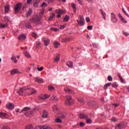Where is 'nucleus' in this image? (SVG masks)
I'll return each mask as SVG.
<instances>
[{"instance_id": "obj_57", "label": "nucleus", "mask_w": 129, "mask_h": 129, "mask_svg": "<svg viewBox=\"0 0 129 129\" xmlns=\"http://www.w3.org/2000/svg\"><path fill=\"white\" fill-rule=\"evenodd\" d=\"M86 21L87 23H89V22H90V19H89V17H87L86 18Z\"/></svg>"}, {"instance_id": "obj_38", "label": "nucleus", "mask_w": 129, "mask_h": 129, "mask_svg": "<svg viewBox=\"0 0 129 129\" xmlns=\"http://www.w3.org/2000/svg\"><path fill=\"white\" fill-rule=\"evenodd\" d=\"M77 100L80 102V103H84V100L82 98H78Z\"/></svg>"}, {"instance_id": "obj_58", "label": "nucleus", "mask_w": 129, "mask_h": 129, "mask_svg": "<svg viewBox=\"0 0 129 129\" xmlns=\"http://www.w3.org/2000/svg\"><path fill=\"white\" fill-rule=\"evenodd\" d=\"M87 28H88V30H92L93 27H92V26H88Z\"/></svg>"}, {"instance_id": "obj_56", "label": "nucleus", "mask_w": 129, "mask_h": 129, "mask_svg": "<svg viewBox=\"0 0 129 129\" xmlns=\"http://www.w3.org/2000/svg\"><path fill=\"white\" fill-rule=\"evenodd\" d=\"M80 126L82 127V126H84L85 125V123L82 122H80Z\"/></svg>"}, {"instance_id": "obj_35", "label": "nucleus", "mask_w": 129, "mask_h": 129, "mask_svg": "<svg viewBox=\"0 0 129 129\" xmlns=\"http://www.w3.org/2000/svg\"><path fill=\"white\" fill-rule=\"evenodd\" d=\"M44 12H45V9H42L40 13L39 18H42L43 17V15H44Z\"/></svg>"}, {"instance_id": "obj_17", "label": "nucleus", "mask_w": 129, "mask_h": 129, "mask_svg": "<svg viewBox=\"0 0 129 129\" xmlns=\"http://www.w3.org/2000/svg\"><path fill=\"white\" fill-rule=\"evenodd\" d=\"M11 73L12 75H14V74H20L21 72H20L18 70L14 69L11 71Z\"/></svg>"}, {"instance_id": "obj_52", "label": "nucleus", "mask_w": 129, "mask_h": 129, "mask_svg": "<svg viewBox=\"0 0 129 129\" xmlns=\"http://www.w3.org/2000/svg\"><path fill=\"white\" fill-rule=\"evenodd\" d=\"M55 121L56 122H62V121L61 120V119L59 118H57L55 119Z\"/></svg>"}, {"instance_id": "obj_1", "label": "nucleus", "mask_w": 129, "mask_h": 129, "mask_svg": "<svg viewBox=\"0 0 129 129\" xmlns=\"http://www.w3.org/2000/svg\"><path fill=\"white\" fill-rule=\"evenodd\" d=\"M23 112L26 116L28 117H31L33 115V112L32 110L30 109V107H25L21 111L20 113Z\"/></svg>"}, {"instance_id": "obj_7", "label": "nucleus", "mask_w": 129, "mask_h": 129, "mask_svg": "<svg viewBox=\"0 0 129 129\" xmlns=\"http://www.w3.org/2000/svg\"><path fill=\"white\" fill-rule=\"evenodd\" d=\"M111 18L113 23H116L117 22V18H116V16H115L114 13H111Z\"/></svg>"}, {"instance_id": "obj_15", "label": "nucleus", "mask_w": 129, "mask_h": 129, "mask_svg": "<svg viewBox=\"0 0 129 129\" xmlns=\"http://www.w3.org/2000/svg\"><path fill=\"white\" fill-rule=\"evenodd\" d=\"M30 93H28V95H33V94H35L36 92V90L35 89L30 88L29 89Z\"/></svg>"}, {"instance_id": "obj_27", "label": "nucleus", "mask_w": 129, "mask_h": 129, "mask_svg": "<svg viewBox=\"0 0 129 129\" xmlns=\"http://www.w3.org/2000/svg\"><path fill=\"white\" fill-rule=\"evenodd\" d=\"M24 54L27 58H31V55L30 54V53H29V52H28V51H24Z\"/></svg>"}, {"instance_id": "obj_36", "label": "nucleus", "mask_w": 129, "mask_h": 129, "mask_svg": "<svg viewBox=\"0 0 129 129\" xmlns=\"http://www.w3.org/2000/svg\"><path fill=\"white\" fill-rule=\"evenodd\" d=\"M70 19V17L67 15H66L64 18H63V21L65 22H68Z\"/></svg>"}, {"instance_id": "obj_60", "label": "nucleus", "mask_w": 129, "mask_h": 129, "mask_svg": "<svg viewBox=\"0 0 129 129\" xmlns=\"http://www.w3.org/2000/svg\"><path fill=\"white\" fill-rule=\"evenodd\" d=\"M92 45L94 48H97V44L96 43H93Z\"/></svg>"}, {"instance_id": "obj_10", "label": "nucleus", "mask_w": 129, "mask_h": 129, "mask_svg": "<svg viewBox=\"0 0 129 129\" xmlns=\"http://www.w3.org/2000/svg\"><path fill=\"white\" fill-rule=\"evenodd\" d=\"M55 12L56 14H59L57 15V18H61V15H60V14H64L65 13V11L61 10V9H57Z\"/></svg>"}, {"instance_id": "obj_5", "label": "nucleus", "mask_w": 129, "mask_h": 129, "mask_svg": "<svg viewBox=\"0 0 129 129\" xmlns=\"http://www.w3.org/2000/svg\"><path fill=\"white\" fill-rule=\"evenodd\" d=\"M21 8H22V4H17L15 8V13H19L21 11Z\"/></svg>"}, {"instance_id": "obj_47", "label": "nucleus", "mask_w": 129, "mask_h": 129, "mask_svg": "<svg viewBox=\"0 0 129 129\" xmlns=\"http://www.w3.org/2000/svg\"><path fill=\"white\" fill-rule=\"evenodd\" d=\"M4 20L5 22H9V21H10V19H9V16H5L4 17Z\"/></svg>"}, {"instance_id": "obj_62", "label": "nucleus", "mask_w": 129, "mask_h": 129, "mask_svg": "<svg viewBox=\"0 0 129 129\" xmlns=\"http://www.w3.org/2000/svg\"><path fill=\"white\" fill-rule=\"evenodd\" d=\"M80 5H82V0H77Z\"/></svg>"}, {"instance_id": "obj_28", "label": "nucleus", "mask_w": 129, "mask_h": 129, "mask_svg": "<svg viewBox=\"0 0 129 129\" xmlns=\"http://www.w3.org/2000/svg\"><path fill=\"white\" fill-rule=\"evenodd\" d=\"M70 41V38H66L62 39V42H63V43H68V42H69Z\"/></svg>"}, {"instance_id": "obj_51", "label": "nucleus", "mask_w": 129, "mask_h": 129, "mask_svg": "<svg viewBox=\"0 0 129 129\" xmlns=\"http://www.w3.org/2000/svg\"><path fill=\"white\" fill-rule=\"evenodd\" d=\"M53 89H54V87H53V86H49L48 87V90H50V91H52V90H53Z\"/></svg>"}, {"instance_id": "obj_6", "label": "nucleus", "mask_w": 129, "mask_h": 129, "mask_svg": "<svg viewBox=\"0 0 129 129\" xmlns=\"http://www.w3.org/2000/svg\"><path fill=\"white\" fill-rule=\"evenodd\" d=\"M80 21L77 20V22H78L79 25L80 26H83L84 25L85 21H84V18L83 17H80Z\"/></svg>"}, {"instance_id": "obj_21", "label": "nucleus", "mask_w": 129, "mask_h": 129, "mask_svg": "<svg viewBox=\"0 0 129 129\" xmlns=\"http://www.w3.org/2000/svg\"><path fill=\"white\" fill-rule=\"evenodd\" d=\"M35 48L36 49H40V48H41V42H40V41H36V42Z\"/></svg>"}, {"instance_id": "obj_18", "label": "nucleus", "mask_w": 129, "mask_h": 129, "mask_svg": "<svg viewBox=\"0 0 129 129\" xmlns=\"http://www.w3.org/2000/svg\"><path fill=\"white\" fill-rule=\"evenodd\" d=\"M18 40H20V41H24V40H26V35L24 34L20 35L18 38Z\"/></svg>"}, {"instance_id": "obj_44", "label": "nucleus", "mask_w": 129, "mask_h": 129, "mask_svg": "<svg viewBox=\"0 0 129 129\" xmlns=\"http://www.w3.org/2000/svg\"><path fill=\"white\" fill-rule=\"evenodd\" d=\"M47 7V4L46 3L43 2L41 5V8H43V9L44 8H46Z\"/></svg>"}, {"instance_id": "obj_41", "label": "nucleus", "mask_w": 129, "mask_h": 129, "mask_svg": "<svg viewBox=\"0 0 129 129\" xmlns=\"http://www.w3.org/2000/svg\"><path fill=\"white\" fill-rule=\"evenodd\" d=\"M52 109L53 110V111H57V105H54L53 106H52Z\"/></svg>"}, {"instance_id": "obj_16", "label": "nucleus", "mask_w": 129, "mask_h": 129, "mask_svg": "<svg viewBox=\"0 0 129 129\" xmlns=\"http://www.w3.org/2000/svg\"><path fill=\"white\" fill-rule=\"evenodd\" d=\"M49 96L48 95H42L39 96V98L41 100L47 99V98H49Z\"/></svg>"}, {"instance_id": "obj_64", "label": "nucleus", "mask_w": 129, "mask_h": 129, "mask_svg": "<svg viewBox=\"0 0 129 129\" xmlns=\"http://www.w3.org/2000/svg\"><path fill=\"white\" fill-rule=\"evenodd\" d=\"M2 129H10V128H8V127L4 126Z\"/></svg>"}, {"instance_id": "obj_30", "label": "nucleus", "mask_w": 129, "mask_h": 129, "mask_svg": "<svg viewBox=\"0 0 129 129\" xmlns=\"http://www.w3.org/2000/svg\"><path fill=\"white\" fill-rule=\"evenodd\" d=\"M54 18H55V13H52L51 15L49 17L48 20L49 21H52L53 19H54Z\"/></svg>"}, {"instance_id": "obj_22", "label": "nucleus", "mask_w": 129, "mask_h": 129, "mask_svg": "<svg viewBox=\"0 0 129 129\" xmlns=\"http://www.w3.org/2000/svg\"><path fill=\"white\" fill-rule=\"evenodd\" d=\"M101 12V14L102 15L103 17V19L106 20V14L105 13V12H103L102 11V10H100Z\"/></svg>"}, {"instance_id": "obj_14", "label": "nucleus", "mask_w": 129, "mask_h": 129, "mask_svg": "<svg viewBox=\"0 0 129 129\" xmlns=\"http://www.w3.org/2000/svg\"><path fill=\"white\" fill-rule=\"evenodd\" d=\"M35 81L38 83H43L44 82V81L42 80V79L39 77H36L35 78Z\"/></svg>"}, {"instance_id": "obj_12", "label": "nucleus", "mask_w": 129, "mask_h": 129, "mask_svg": "<svg viewBox=\"0 0 129 129\" xmlns=\"http://www.w3.org/2000/svg\"><path fill=\"white\" fill-rule=\"evenodd\" d=\"M123 127H124V125H123V123H120L119 124L115 125V129H120L123 128Z\"/></svg>"}, {"instance_id": "obj_61", "label": "nucleus", "mask_w": 129, "mask_h": 129, "mask_svg": "<svg viewBox=\"0 0 129 129\" xmlns=\"http://www.w3.org/2000/svg\"><path fill=\"white\" fill-rule=\"evenodd\" d=\"M32 1H33V0H27V3L28 4H31Z\"/></svg>"}, {"instance_id": "obj_49", "label": "nucleus", "mask_w": 129, "mask_h": 129, "mask_svg": "<svg viewBox=\"0 0 129 129\" xmlns=\"http://www.w3.org/2000/svg\"><path fill=\"white\" fill-rule=\"evenodd\" d=\"M32 37H33V38H37V34H36V33L32 32Z\"/></svg>"}, {"instance_id": "obj_19", "label": "nucleus", "mask_w": 129, "mask_h": 129, "mask_svg": "<svg viewBox=\"0 0 129 129\" xmlns=\"http://www.w3.org/2000/svg\"><path fill=\"white\" fill-rule=\"evenodd\" d=\"M43 42H44V45L45 46H48L49 45V43H50V40L48 39L47 38H44L43 39Z\"/></svg>"}, {"instance_id": "obj_40", "label": "nucleus", "mask_w": 129, "mask_h": 129, "mask_svg": "<svg viewBox=\"0 0 129 129\" xmlns=\"http://www.w3.org/2000/svg\"><path fill=\"white\" fill-rule=\"evenodd\" d=\"M72 7L74 10V12H75V13H76V5L74 4H72Z\"/></svg>"}, {"instance_id": "obj_31", "label": "nucleus", "mask_w": 129, "mask_h": 129, "mask_svg": "<svg viewBox=\"0 0 129 129\" xmlns=\"http://www.w3.org/2000/svg\"><path fill=\"white\" fill-rule=\"evenodd\" d=\"M59 60H60V56H59V55H56L54 59V62H59Z\"/></svg>"}, {"instance_id": "obj_37", "label": "nucleus", "mask_w": 129, "mask_h": 129, "mask_svg": "<svg viewBox=\"0 0 129 129\" xmlns=\"http://www.w3.org/2000/svg\"><path fill=\"white\" fill-rule=\"evenodd\" d=\"M26 28H27V29H31L32 28V26L30 24V23H27L25 25Z\"/></svg>"}, {"instance_id": "obj_53", "label": "nucleus", "mask_w": 129, "mask_h": 129, "mask_svg": "<svg viewBox=\"0 0 129 129\" xmlns=\"http://www.w3.org/2000/svg\"><path fill=\"white\" fill-rule=\"evenodd\" d=\"M108 81H112V78L110 76H108Z\"/></svg>"}, {"instance_id": "obj_33", "label": "nucleus", "mask_w": 129, "mask_h": 129, "mask_svg": "<svg viewBox=\"0 0 129 129\" xmlns=\"http://www.w3.org/2000/svg\"><path fill=\"white\" fill-rule=\"evenodd\" d=\"M5 13H8L9 10H10V6L9 5H6L5 7Z\"/></svg>"}, {"instance_id": "obj_26", "label": "nucleus", "mask_w": 129, "mask_h": 129, "mask_svg": "<svg viewBox=\"0 0 129 129\" xmlns=\"http://www.w3.org/2000/svg\"><path fill=\"white\" fill-rule=\"evenodd\" d=\"M67 65L69 67V68L73 67V63L70 61L67 62Z\"/></svg>"}, {"instance_id": "obj_8", "label": "nucleus", "mask_w": 129, "mask_h": 129, "mask_svg": "<svg viewBox=\"0 0 129 129\" xmlns=\"http://www.w3.org/2000/svg\"><path fill=\"white\" fill-rule=\"evenodd\" d=\"M27 89H27L26 88H22L17 92V93H18L19 95H22L23 93H25Z\"/></svg>"}, {"instance_id": "obj_3", "label": "nucleus", "mask_w": 129, "mask_h": 129, "mask_svg": "<svg viewBox=\"0 0 129 129\" xmlns=\"http://www.w3.org/2000/svg\"><path fill=\"white\" fill-rule=\"evenodd\" d=\"M42 19L38 15H36L32 19L30 20V22L31 23H38V22H40Z\"/></svg>"}, {"instance_id": "obj_25", "label": "nucleus", "mask_w": 129, "mask_h": 129, "mask_svg": "<svg viewBox=\"0 0 129 129\" xmlns=\"http://www.w3.org/2000/svg\"><path fill=\"white\" fill-rule=\"evenodd\" d=\"M33 12V10H32V9H30L28 12L26 14V17H29V16H31V15H32V13Z\"/></svg>"}, {"instance_id": "obj_2", "label": "nucleus", "mask_w": 129, "mask_h": 129, "mask_svg": "<svg viewBox=\"0 0 129 129\" xmlns=\"http://www.w3.org/2000/svg\"><path fill=\"white\" fill-rule=\"evenodd\" d=\"M80 118L81 119H86V122L87 123H92V121L91 120V119L88 118V116L87 115H85L84 114H81L79 115Z\"/></svg>"}, {"instance_id": "obj_32", "label": "nucleus", "mask_w": 129, "mask_h": 129, "mask_svg": "<svg viewBox=\"0 0 129 129\" xmlns=\"http://www.w3.org/2000/svg\"><path fill=\"white\" fill-rule=\"evenodd\" d=\"M40 0H36L34 4V7L37 8V7H38V4L40 3Z\"/></svg>"}, {"instance_id": "obj_45", "label": "nucleus", "mask_w": 129, "mask_h": 129, "mask_svg": "<svg viewBox=\"0 0 129 129\" xmlns=\"http://www.w3.org/2000/svg\"><path fill=\"white\" fill-rule=\"evenodd\" d=\"M111 121H113V122H115V121H117V119L116 118L113 117L111 119Z\"/></svg>"}, {"instance_id": "obj_63", "label": "nucleus", "mask_w": 129, "mask_h": 129, "mask_svg": "<svg viewBox=\"0 0 129 129\" xmlns=\"http://www.w3.org/2000/svg\"><path fill=\"white\" fill-rule=\"evenodd\" d=\"M61 118H65V117H66V116H65L64 114H61V115L60 116Z\"/></svg>"}, {"instance_id": "obj_11", "label": "nucleus", "mask_w": 129, "mask_h": 129, "mask_svg": "<svg viewBox=\"0 0 129 129\" xmlns=\"http://www.w3.org/2000/svg\"><path fill=\"white\" fill-rule=\"evenodd\" d=\"M0 117L3 119L5 118H8L9 117V115L7 113L0 112Z\"/></svg>"}, {"instance_id": "obj_54", "label": "nucleus", "mask_w": 129, "mask_h": 129, "mask_svg": "<svg viewBox=\"0 0 129 129\" xmlns=\"http://www.w3.org/2000/svg\"><path fill=\"white\" fill-rule=\"evenodd\" d=\"M43 69H44V68L43 67H41L40 68H38L37 69L38 71H42Z\"/></svg>"}, {"instance_id": "obj_46", "label": "nucleus", "mask_w": 129, "mask_h": 129, "mask_svg": "<svg viewBox=\"0 0 129 129\" xmlns=\"http://www.w3.org/2000/svg\"><path fill=\"white\" fill-rule=\"evenodd\" d=\"M112 87H113L114 88H116L117 87V84L116 83H113L112 84Z\"/></svg>"}, {"instance_id": "obj_9", "label": "nucleus", "mask_w": 129, "mask_h": 129, "mask_svg": "<svg viewBox=\"0 0 129 129\" xmlns=\"http://www.w3.org/2000/svg\"><path fill=\"white\" fill-rule=\"evenodd\" d=\"M64 92H66V93H69V94H75V93L73 92V91L70 90V89L66 87L64 88Z\"/></svg>"}, {"instance_id": "obj_59", "label": "nucleus", "mask_w": 129, "mask_h": 129, "mask_svg": "<svg viewBox=\"0 0 129 129\" xmlns=\"http://www.w3.org/2000/svg\"><path fill=\"white\" fill-rule=\"evenodd\" d=\"M122 12H123V13H124V14H125V15H126V16H127V17H128V15L127 14H126V12H125V11H124V9H122Z\"/></svg>"}, {"instance_id": "obj_43", "label": "nucleus", "mask_w": 129, "mask_h": 129, "mask_svg": "<svg viewBox=\"0 0 129 129\" xmlns=\"http://www.w3.org/2000/svg\"><path fill=\"white\" fill-rule=\"evenodd\" d=\"M34 127H33L32 125H29L25 127V129H33Z\"/></svg>"}, {"instance_id": "obj_20", "label": "nucleus", "mask_w": 129, "mask_h": 129, "mask_svg": "<svg viewBox=\"0 0 129 129\" xmlns=\"http://www.w3.org/2000/svg\"><path fill=\"white\" fill-rule=\"evenodd\" d=\"M118 17L120 20V21L121 22H122V23H124V24H125L126 23H127V22H126L124 18H123V17H122V16H121V15H120V14H118Z\"/></svg>"}, {"instance_id": "obj_55", "label": "nucleus", "mask_w": 129, "mask_h": 129, "mask_svg": "<svg viewBox=\"0 0 129 129\" xmlns=\"http://www.w3.org/2000/svg\"><path fill=\"white\" fill-rule=\"evenodd\" d=\"M123 34L124 36H125V37H127V36H129V34L127 32H123Z\"/></svg>"}, {"instance_id": "obj_24", "label": "nucleus", "mask_w": 129, "mask_h": 129, "mask_svg": "<svg viewBox=\"0 0 129 129\" xmlns=\"http://www.w3.org/2000/svg\"><path fill=\"white\" fill-rule=\"evenodd\" d=\"M48 112L46 110H43V114H42V117H48Z\"/></svg>"}, {"instance_id": "obj_13", "label": "nucleus", "mask_w": 129, "mask_h": 129, "mask_svg": "<svg viewBox=\"0 0 129 129\" xmlns=\"http://www.w3.org/2000/svg\"><path fill=\"white\" fill-rule=\"evenodd\" d=\"M6 107L7 108H8V109H11V110L12 109H14V108H15L14 106V104L11 103H8L7 105H6Z\"/></svg>"}, {"instance_id": "obj_29", "label": "nucleus", "mask_w": 129, "mask_h": 129, "mask_svg": "<svg viewBox=\"0 0 129 129\" xmlns=\"http://www.w3.org/2000/svg\"><path fill=\"white\" fill-rule=\"evenodd\" d=\"M53 45H54L55 48H58V47H59V46H60V43H59V42H58L57 41H54L53 42Z\"/></svg>"}, {"instance_id": "obj_48", "label": "nucleus", "mask_w": 129, "mask_h": 129, "mask_svg": "<svg viewBox=\"0 0 129 129\" xmlns=\"http://www.w3.org/2000/svg\"><path fill=\"white\" fill-rule=\"evenodd\" d=\"M121 83H125V81L124 80V79H123V78H122V77H121V78H119Z\"/></svg>"}, {"instance_id": "obj_50", "label": "nucleus", "mask_w": 129, "mask_h": 129, "mask_svg": "<svg viewBox=\"0 0 129 129\" xmlns=\"http://www.w3.org/2000/svg\"><path fill=\"white\" fill-rule=\"evenodd\" d=\"M50 30L51 31H53L54 32H57V31H58L59 30L57 28H50Z\"/></svg>"}, {"instance_id": "obj_34", "label": "nucleus", "mask_w": 129, "mask_h": 129, "mask_svg": "<svg viewBox=\"0 0 129 129\" xmlns=\"http://www.w3.org/2000/svg\"><path fill=\"white\" fill-rule=\"evenodd\" d=\"M111 85V83H108L105 84L104 86V89H107V87H109Z\"/></svg>"}, {"instance_id": "obj_23", "label": "nucleus", "mask_w": 129, "mask_h": 129, "mask_svg": "<svg viewBox=\"0 0 129 129\" xmlns=\"http://www.w3.org/2000/svg\"><path fill=\"white\" fill-rule=\"evenodd\" d=\"M51 100H54V101H58L59 99L57 98V96L53 95L51 98Z\"/></svg>"}, {"instance_id": "obj_39", "label": "nucleus", "mask_w": 129, "mask_h": 129, "mask_svg": "<svg viewBox=\"0 0 129 129\" xmlns=\"http://www.w3.org/2000/svg\"><path fill=\"white\" fill-rule=\"evenodd\" d=\"M8 27V24H0V28H7Z\"/></svg>"}, {"instance_id": "obj_4", "label": "nucleus", "mask_w": 129, "mask_h": 129, "mask_svg": "<svg viewBox=\"0 0 129 129\" xmlns=\"http://www.w3.org/2000/svg\"><path fill=\"white\" fill-rule=\"evenodd\" d=\"M66 104H68V105H71L72 104L73 101L72 100V98L70 96H67L66 97Z\"/></svg>"}, {"instance_id": "obj_42", "label": "nucleus", "mask_w": 129, "mask_h": 129, "mask_svg": "<svg viewBox=\"0 0 129 129\" xmlns=\"http://www.w3.org/2000/svg\"><path fill=\"white\" fill-rule=\"evenodd\" d=\"M11 60H13V62H14V63H17L18 62V60H17V58L13 56L11 58Z\"/></svg>"}]
</instances>
